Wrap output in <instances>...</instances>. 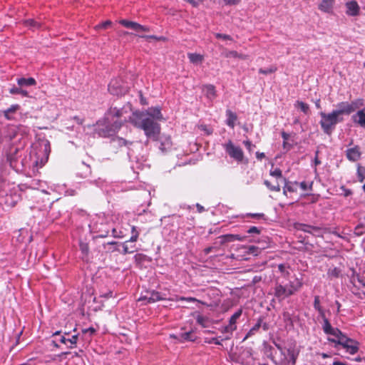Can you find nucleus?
Listing matches in <instances>:
<instances>
[{"mask_svg": "<svg viewBox=\"0 0 365 365\" xmlns=\"http://www.w3.org/2000/svg\"><path fill=\"white\" fill-rule=\"evenodd\" d=\"M158 107H151L145 111H137L130 117V123L138 128L142 129L148 138L156 140L160 133L158 120H163Z\"/></svg>", "mask_w": 365, "mask_h": 365, "instance_id": "1", "label": "nucleus"}, {"mask_svg": "<svg viewBox=\"0 0 365 365\" xmlns=\"http://www.w3.org/2000/svg\"><path fill=\"white\" fill-rule=\"evenodd\" d=\"M314 307L319 312V316L323 319V331L325 334L332 335L336 339L328 338V341L341 345L346 349V352L350 354H355L359 351V344L355 340L347 337L339 329L334 328L325 317L324 310L320 306L319 297L316 296L314 301Z\"/></svg>", "mask_w": 365, "mask_h": 365, "instance_id": "2", "label": "nucleus"}, {"mask_svg": "<svg viewBox=\"0 0 365 365\" xmlns=\"http://www.w3.org/2000/svg\"><path fill=\"white\" fill-rule=\"evenodd\" d=\"M356 108V103L341 102L336 105V109L329 113H320L321 120L319 122L323 131L330 135L338 123L344 121V115H349Z\"/></svg>", "mask_w": 365, "mask_h": 365, "instance_id": "3", "label": "nucleus"}, {"mask_svg": "<svg viewBox=\"0 0 365 365\" xmlns=\"http://www.w3.org/2000/svg\"><path fill=\"white\" fill-rule=\"evenodd\" d=\"M123 115L121 110L110 108L103 123H98L96 133L100 137L107 138L114 135L122 126L123 121L118 118Z\"/></svg>", "mask_w": 365, "mask_h": 365, "instance_id": "4", "label": "nucleus"}, {"mask_svg": "<svg viewBox=\"0 0 365 365\" xmlns=\"http://www.w3.org/2000/svg\"><path fill=\"white\" fill-rule=\"evenodd\" d=\"M302 284V279L297 277L293 281H290L287 285H282L277 282L274 287V296L282 301L299 290Z\"/></svg>", "mask_w": 365, "mask_h": 365, "instance_id": "5", "label": "nucleus"}, {"mask_svg": "<svg viewBox=\"0 0 365 365\" xmlns=\"http://www.w3.org/2000/svg\"><path fill=\"white\" fill-rule=\"evenodd\" d=\"M223 148L230 158L238 163L243 161L244 153L242 149L239 146L235 145L231 140H228L226 143L223 144Z\"/></svg>", "mask_w": 365, "mask_h": 365, "instance_id": "6", "label": "nucleus"}, {"mask_svg": "<svg viewBox=\"0 0 365 365\" xmlns=\"http://www.w3.org/2000/svg\"><path fill=\"white\" fill-rule=\"evenodd\" d=\"M42 153V156H36V160L35 161L36 165L41 168L43 167L47 162L49 153H50V145L48 142H46L40 145V150ZM36 155H38V153H36Z\"/></svg>", "mask_w": 365, "mask_h": 365, "instance_id": "7", "label": "nucleus"}, {"mask_svg": "<svg viewBox=\"0 0 365 365\" xmlns=\"http://www.w3.org/2000/svg\"><path fill=\"white\" fill-rule=\"evenodd\" d=\"M108 91L113 95H123L127 91L120 80L113 79L108 85Z\"/></svg>", "mask_w": 365, "mask_h": 365, "instance_id": "8", "label": "nucleus"}, {"mask_svg": "<svg viewBox=\"0 0 365 365\" xmlns=\"http://www.w3.org/2000/svg\"><path fill=\"white\" fill-rule=\"evenodd\" d=\"M283 358L281 359L279 365H295L297 358V354L293 349H288L287 354L282 353Z\"/></svg>", "mask_w": 365, "mask_h": 365, "instance_id": "9", "label": "nucleus"}, {"mask_svg": "<svg viewBox=\"0 0 365 365\" xmlns=\"http://www.w3.org/2000/svg\"><path fill=\"white\" fill-rule=\"evenodd\" d=\"M119 23L123 26L131 29L137 32H147L149 31V29L146 26L140 25L136 22L130 21L128 20L122 19Z\"/></svg>", "mask_w": 365, "mask_h": 365, "instance_id": "10", "label": "nucleus"}, {"mask_svg": "<svg viewBox=\"0 0 365 365\" xmlns=\"http://www.w3.org/2000/svg\"><path fill=\"white\" fill-rule=\"evenodd\" d=\"M162 299L163 298L158 292L152 291L148 292L145 296L140 297L138 300L145 301L146 303H154Z\"/></svg>", "mask_w": 365, "mask_h": 365, "instance_id": "11", "label": "nucleus"}, {"mask_svg": "<svg viewBox=\"0 0 365 365\" xmlns=\"http://www.w3.org/2000/svg\"><path fill=\"white\" fill-rule=\"evenodd\" d=\"M346 8V14L350 16H356L359 15L360 7L356 1H350L345 4Z\"/></svg>", "mask_w": 365, "mask_h": 365, "instance_id": "12", "label": "nucleus"}, {"mask_svg": "<svg viewBox=\"0 0 365 365\" xmlns=\"http://www.w3.org/2000/svg\"><path fill=\"white\" fill-rule=\"evenodd\" d=\"M335 4V0H322L318 5V9L324 13H331Z\"/></svg>", "mask_w": 365, "mask_h": 365, "instance_id": "13", "label": "nucleus"}, {"mask_svg": "<svg viewBox=\"0 0 365 365\" xmlns=\"http://www.w3.org/2000/svg\"><path fill=\"white\" fill-rule=\"evenodd\" d=\"M112 142L115 145H118L120 147L123 145L127 146V147H129L131 145L134 148L140 147V144L139 143L128 142L126 140H125L122 138H119V137L113 138ZM128 148L130 149V148Z\"/></svg>", "mask_w": 365, "mask_h": 365, "instance_id": "14", "label": "nucleus"}, {"mask_svg": "<svg viewBox=\"0 0 365 365\" xmlns=\"http://www.w3.org/2000/svg\"><path fill=\"white\" fill-rule=\"evenodd\" d=\"M361 156V152L358 146L349 148L346 150V157L351 161H356Z\"/></svg>", "mask_w": 365, "mask_h": 365, "instance_id": "15", "label": "nucleus"}, {"mask_svg": "<svg viewBox=\"0 0 365 365\" xmlns=\"http://www.w3.org/2000/svg\"><path fill=\"white\" fill-rule=\"evenodd\" d=\"M172 141L169 136H162L160 138V150L163 153H165L172 148Z\"/></svg>", "mask_w": 365, "mask_h": 365, "instance_id": "16", "label": "nucleus"}, {"mask_svg": "<svg viewBox=\"0 0 365 365\" xmlns=\"http://www.w3.org/2000/svg\"><path fill=\"white\" fill-rule=\"evenodd\" d=\"M222 56L225 58H236L242 60H246L248 58L247 55L239 53L235 51L225 50L222 52Z\"/></svg>", "mask_w": 365, "mask_h": 365, "instance_id": "17", "label": "nucleus"}, {"mask_svg": "<svg viewBox=\"0 0 365 365\" xmlns=\"http://www.w3.org/2000/svg\"><path fill=\"white\" fill-rule=\"evenodd\" d=\"M16 81H17L18 86L23 88L24 87L32 86H35L36 84V80L31 77L28 78H17Z\"/></svg>", "mask_w": 365, "mask_h": 365, "instance_id": "18", "label": "nucleus"}, {"mask_svg": "<svg viewBox=\"0 0 365 365\" xmlns=\"http://www.w3.org/2000/svg\"><path fill=\"white\" fill-rule=\"evenodd\" d=\"M285 185L283 187V193L284 195H287V192H294L297 190L298 183L297 182H288L284 178V179Z\"/></svg>", "mask_w": 365, "mask_h": 365, "instance_id": "19", "label": "nucleus"}, {"mask_svg": "<svg viewBox=\"0 0 365 365\" xmlns=\"http://www.w3.org/2000/svg\"><path fill=\"white\" fill-rule=\"evenodd\" d=\"M203 91L209 100L212 101L215 98L216 90L214 86L210 84L205 86L203 88Z\"/></svg>", "mask_w": 365, "mask_h": 365, "instance_id": "20", "label": "nucleus"}, {"mask_svg": "<svg viewBox=\"0 0 365 365\" xmlns=\"http://www.w3.org/2000/svg\"><path fill=\"white\" fill-rule=\"evenodd\" d=\"M226 124L231 128H234L237 119V115L230 110L226 111Z\"/></svg>", "mask_w": 365, "mask_h": 365, "instance_id": "21", "label": "nucleus"}, {"mask_svg": "<svg viewBox=\"0 0 365 365\" xmlns=\"http://www.w3.org/2000/svg\"><path fill=\"white\" fill-rule=\"evenodd\" d=\"M219 330L221 333L226 334L225 336L221 339L222 341L230 339L232 336L233 331H235V327H232L229 324L220 327Z\"/></svg>", "mask_w": 365, "mask_h": 365, "instance_id": "22", "label": "nucleus"}, {"mask_svg": "<svg viewBox=\"0 0 365 365\" xmlns=\"http://www.w3.org/2000/svg\"><path fill=\"white\" fill-rule=\"evenodd\" d=\"M299 229L305 232L311 233V234L316 235H319L320 233L319 227L311 226V225H305V224L300 225Z\"/></svg>", "mask_w": 365, "mask_h": 365, "instance_id": "23", "label": "nucleus"}, {"mask_svg": "<svg viewBox=\"0 0 365 365\" xmlns=\"http://www.w3.org/2000/svg\"><path fill=\"white\" fill-rule=\"evenodd\" d=\"M354 122L365 128V112L364 110H359L354 116Z\"/></svg>", "mask_w": 365, "mask_h": 365, "instance_id": "24", "label": "nucleus"}, {"mask_svg": "<svg viewBox=\"0 0 365 365\" xmlns=\"http://www.w3.org/2000/svg\"><path fill=\"white\" fill-rule=\"evenodd\" d=\"M133 242H130V240H129L123 243L122 253L123 255H126L128 253H133L136 250L135 245H129V243H133Z\"/></svg>", "mask_w": 365, "mask_h": 365, "instance_id": "25", "label": "nucleus"}, {"mask_svg": "<svg viewBox=\"0 0 365 365\" xmlns=\"http://www.w3.org/2000/svg\"><path fill=\"white\" fill-rule=\"evenodd\" d=\"M190 61L194 64H198L202 62L204 57L202 55L195 53H189L187 54Z\"/></svg>", "mask_w": 365, "mask_h": 365, "instance_id": "26", "label": "nucleus"}, {"mask_svg": "<svg viewBox=\"0 0 365 365\" xmlns=\"http://www.w3.org/2000/svg\"><path fill=\"white\" fill-rule=\"evenodd\" d=\"M278 269L281 274V276L284 278H287L290 274V267L286 264H279L278 265Z\"/></svg>", "mask_w": 365, "mask_h": 365, "instance_id": "27", "label": "nucleus"}, {"mask_svg": "<svg viewBox=\"0 0 365 365\" xmlns=\"http://www.w3.org/2000/svg\"><path fill=\"white\" fill-rule=\"evenodd\" d=\"M261 323H262V320L259 319L258 322H257V324L255 326H253L250 329V331L247 332V334H246V336L243 339V341H245L246 339H247L251 336L255 335L259 331V328L261 327Z\"/></svg>", "mask_w": 365, "mask_h": 365, "instance_id": "28", "label": "nucleus"}, {"mask_svg": "<svg viewBox=\"0 0 365 365\" xmlns=\"http://www.w3.org/2000/svg\"><path fill=\"white\" fill-rule=\"evenodd\" d=\"M9 93L13 95L20 94L25 97L29 96V92L20 86H19V87L14 86L13 88H11L9 90Z\"/></svg>", "mask_w": 365, "mask_h": 365, "instance_id": "29", "label": "nucleus"}, {"mask_svg": "<svg viewBox=\"0 0 365 365\" xmlns=\"http://www.w3.org/2000/svg\"><path fill=\"white\" fill-rule=\"evenodd\" d=\"M19 108V105H13L8 109L4 111V116L7 120L13 119V117L11 115V113H14Z\"/></svg>", "mask_w": 365, "mask_h": 365, "instance_id": "30", "label": "nucleus"}, {"mask_svg": "<svg viewBox=\"0 0 365 365\" xmlns=\"http://www.w3.org/2000/svg\"><path fill=\"white\" fill-rule=\"evenodd\" d=\"M180 339L182 341H194L195 340V337L193 336L192 331L183 332L180 334Z\"/></svg>", "mask_w": 365, "mask_h": 365, "instance_id": "31", "label": "nucleus"}, {"mask_svg": "<svg viewBox=\"0 0 365 365\" xmlns=\"http://www.w3.org/2000/svg\"><path fill=\"white\" fill-rule=\"evenodd\" d=\"M295 106H298L301 109V110L305 114H307L309 110V105L302 101H297Z\"/></svg>", "mask_w": 365, "mask_h": 365, "instance_id": "32", "label": "nucleus"}, {"mask_svg": "<svg viewBox=\"0 0 365 365\" xmlns=\"http://www.w3.org/2000/svg\"><path fill=\"white\" fill-rule=\"evenodd\" d=\"M139 236V231L136 227L132 226L131 227V237H130V242H136Z\"/></svg>", "mask_w": 365, "mask_h": 365, "instance_id": "33", "label": "nucleus"}, {"mask_svg": "<svg viewBox=\"0 0 365 365\" xmlns=\"http://www.w3.org/2000/svg\"><path fill=\"white\" fill-rule=\"evenodd\" d=\"M24 23L25 26H26L29 28H31V29L40 27V24L38 22L35 21L34 19H29L25 20Z\"/></svg>", "mask_w": 365, "mask_h": 365, "instance_id": "34", "label": "nucleus"}, {"mask_svg": "<svg viewBox=\"0 0 365 365\" xmlns=\"http://www.w3.org/2000/svg\"><path fill=\"white\" fill-rule=\"evenodd\" d=\"M277 71V68L275 66H271L270 68L264 69L260 68L259 70V73L264 75L270 74L274 73Z\"/></svg>", "mask_w": 365, "mask_h": 365, "instance_id": "35", "label": "nucleus"}, {"mask_svg": "<svg viewBox=\"0 0 365 365\" xmlns=\"http://www.w3.org/2000/svg\"><path fill=\"white\" fill-rule=\"evenodd\" d=\"M264 183L272 191H280V186L278 184L276 185H272L268 180H264Z\"/></svg>", "mask_w": 365, "mask_h": 365, "instance_id": "36", "label": "nucleus"}, {"mask_svg": "<svg viewBox=\"0 0 365 365\" xmlns=\"http://www.w3.org/2000/svg\"><path fill=\"white\" fill-rule=\"evenodd\" d=\"M80 250L83 255H87L89 252V247L88 243L81 242L80 243Z\"/></svg>", "mask_w": 365, "mask_h": 365, "instance_id": "37", "label": "nucleus"}, {"mask_svg": "<svg viewBox=\"0 0 365 365\" xmlns=\"http://www.w3.org/2000/svg\"><path fill=\"white\" fill-rule=\"evenodd\" d=\"M270 175L275 178H281L282 176V170L279 168H275L270 170Z\"/></svg>", "mask_w": 365, "mask_h": 365, "instance_id": "38", "label": "nucleus"}, {"mask_svg": "<svg viewBox=\"0 0 365 365\" xmlns=\"http://www.w3.org/2000/svg\"><path fill=\"white\" fill-rule=\"evenodd\" d=\"M78 341V335H73L71 336V338L68 339V342L71 344V345L68 346L69 348L72 349L75 346Z\"/></svg>", "mask_w": 365, "mask_h": 365, "instance_id": "39", "label": "nucleus"}, {"mask_svg": "<svg viewBox=\"0 0 365 365\" xmlns=\"http://www.w3.org/2000/svg\"><path fill=\"white\" fill-rule=\"evenodd\" d=\"M243 144L250 153L252 152L253 148L255 147V145L249 140H244Z\"/></svg>", "mask_w": 365, "mask_h": 365, "instance_id": "40", "label": "nucleus"}, {"mask_svg": "<svg viewBox=\"0 0 365 365\" xmlns=\"http://www.w3.org/2000/svg\"><path fill=\"white\" fill-rule=\"evenodd\" d=\"M112 22L109 20L108 21H106L97 26H96V29H106L108 26L111 25Z\"/></svg>", "mask_w": 365, "mask_h": 365, "instance_id": "41", "label": "nucleus"}, {"mask_svg": "<svg viewBox=\"0 0 365 365\" xmlns=\"http://www.w3.org/2000/svg\"><path fill=\"white\" fill-rule=\"evenodd\" d=\"M312 183L310 185H308L306 182L303 181L298 184L302 190H308L312 189Z\"/></svg>", "mask_w": 365, "mask_h": 365, "instance_id": "42", "label": "nucleus"}, {"mask_svg": "<svg viewBox=\"0 0 365 365\" xmlns=\"http://www.w3.org/2000/svg\"><path fill=\"white\" fill-rule=\"evenodd\" d=\"M95 331L96 330L93 327H90L83 331V334L86 337L87 336V335H88V336H91L95 333Z\"/></svg>", "mask_w": 365, "mask_h": 365, "instance_id": "43", "label": "nucleus"}, {"mask_svg": "<svg viewBox=\"0 0 365 365\" xmlns=\"http://www.w3.org/2000/svg\"><path fill=\"white\" fill-rule=\"evenodd\" d=\"M215 36L217 38H222L223 40H231L232 39L230 36L227 35V34H219V33L216 34Z\"/></svg>", "mask_w": 365, "mask_h": 365, "instance_id": "44", "label": "nucleus"}, {"mask_svg": "<svg viewBox=\"0 0 365 365\" xmlns=\"http://www.w3.org/2000/svg\"><path fill=\"white\" fill-rule=\"evenodd\" d=\"M241 0H224L225 5L232 6L240 4Z\"/></svg>", "mask_w": 365, "mask_h": 365, "instance_id": "45", "label": "nucleus"}, {"mask_svg": "<svg viewBox=\"0 0 365 365\" xmlns=\"http://www.w3.org/2000/svg\"><path fill=\"white\" fill-rule=\"evenodd\" d=\"M249 252L251 254H253L255 255H257L259 253V248L255 246H250L249 247Z\"/></svg>", "mask_w": 365, "mask_h": 365, "instance_id": "46", "label": "nucleus"}, {"mask_svg": "<svg viewBox=\"0 0 365 365\" xmlns=\"http://www.w3.org/2000/svg\"><path fill=\"white\" fill-rule=\"evenodd\" d=\"M237 320L235 318H234L233 317L231 316V317L230 318V320H229V325L231 326L232 327H235V329L236 330L237 329Z\"/></svg>", "mask_w": 365, "mask_h": 365, "instance_id": "47", "label": "nucleus"}, {"mask_svg": "<svg viewBox=\"0 0 365 365\" xmlns=\"http://www.w3.org/2000/svg\"><path fill=\"white\" fill-rule=\"evenodd\" d=\"M247 232L249 234H259L260 230L257 227H251L248 230Z\"/></svg>", "mask_w": 365, "mask_h": 365, "instance_id": "48", "label": "nucleus"}, {"mask_svg": "<svg viewBox=\"0 0 365 365\" xmlns=\"http://www.w3.org/2000/svg\"><path fill=\"white\" fill-rule=\"evenodd\" d=\"M221 341H222V340L221 339L220 340L219 338H217V337L212 338L209 341H207V342L209 344L214 343L215 344H217V345H221L222 344Z\"/></svg>", "mask_w": 365, "mask_h": 365, "instance_id": "49", "label": "nucleus"}, {"mask_svg": "<svg viewBox=\"0 0 365 365\" xmlns=\"http://www.w3.org/2000/svg\"><path fill=\"white\" fill-rule=\"evenodd\" d=\"M179 300H181V301H186V302H200L199 300L196 299L195 298H193V297H180Z\"/></svg>", "mask_w": 365, "mask_h": 365, "instance_id": "50", "label": "nucleus"}, {"mask_svg": "<svg viewBox=\"0 0 365 365\" xmlns=\"http://www.w3.org/2000/svg\"><path fill=\"white\" fill-rule=\"evenodd\" d=\"M242 310L240 309H238L237 312H235L232 315V317H233L234 318H235L236 319H238L241 315H242Z\"/></svg>", "mask_w": 365, "mask_h": 365, "instance_id": "51", "label": "nucleus"}, {"mask_svg": "<svg viewBox=\"0 0 365 365\" xmlns=\"http://www.w3.org/2000/svg\"><path fill=\"white\" fill-rule=\"evenodd\" d=\"M282 138H283V140H284L283 145H284V147L285 148V147H286V140H288V138H289V134H287V133H285V132H282Z\"/></svg>", "mask_w": 365, "mask_h": 365, "instance_id": "52", "label": "nucleus"}, {"mask_svg": "<svg viewBox=\"0 0 365 365\" xmlns=\"http://www.w3.org/2000/svg\"><path fill=\"white\" fill-rule=\"evenodd\" d=\"M234 237V235H226L222 236V237L225 239V241L233 242L234 239H232V237Z\"/></svg>", "mask_w": 365, "mask_h": 365, "instance_id": "53", "label": "nucleus"}, {"mask_svg": "<svg viewBox=\"0 0 365 365\" xmlns=\"http://www.w3.org/2000/svg\"><path fill=\"white\" fill-rule=\"evenodd\" d=\"M247 215L251 216L252 217H255V218H260L264 216L263 214H260V213H250Z\"/></svg>", "mask_w": 365, "mask_h": 365, "instance_id": "54", "label": "nucleus"}, {"mask_svg": "<svg viewBox=\"0 0 365 365\" xmlns=\"http://www.w3.org/2000/svg\"><path fill=\"white\" fill-rule=\"evenodd\" d=\"M361 226H357L356 228H355V234H356L357 235H361L362 233H363V231L361 230Z\"/></svg>", "mask_w": 365, "mask_h": 365, "instance_id": "55", "label": "nucleus"}, {"mask_svg": "<svg viewBox=\"0 0 365 365\" xmlns=\"http://www.w3.org/2000/svg\"><path fill=\"white\" fill-rule=\"evenodd\" d=\"M256 157L258 160H262V158H264L265 157V155L264 153L257 152Z\"/></svg>", "mask_w": 365, "mask_h": 365, "instance_id": "56", "label": "nucleus"}, {"mask_svg": "<svg viewBox=\"0 0 365 365\" xmlns=\"http://www.w3.org/2000/svg\"><path fill=\"white\" fill-rule=\"evenodd\" d=\"M196 207H197L198 212H200V213L202 212L205 210L204 207L202 206L201 205H200L199 203L196 204Z\"/></svg>", "mask_w": 365, "mask_h": 365, "instance_id": "57", "label": "nucleus"}, {"mask_svg": "<svg viewBox=\"0 0 365 365\" xmlns=\"http://www.w3.org/2000/svg\"><path fill=\"white\" fill-rule=\"evenodd\" d=\"M232 239H234V241L235 240H238V241H242V237H241L240 235H234V237H232Z\"/></svg>", "mask_w": 365, "mask_h": 365, "instance_id": "58", "label": "nucleus"}, {"mask_svg": "<svg viewBox=\"0 0 365 365\" xmlns=\"http://www.w3.org/2000/svg\"><path fill=\"white\" fill-rule=\"evenodd\" d=\"M332 365H348L346 363L341 362L340 361H334L332 364Z\"/></svg>", "mask_w": 365, "mask_h": 365, "instance_id": "59", "label": "nucleus"}, {"mask_svg": "<svg viewBox=\"0 0 365 365\" xmlns=\"http://www.w3.org/2000/svg\"><path fill=\"white\" fill-rule=\"evenodd\" d=\"M197 322L200 324H202V326H204V324H203V322H204V318L202 317H197Z\"/></svg>", "mask_w": 365, "mask_h": 365, "instance_id": "60", "label": "nucleus"}, {"mask_svg": "<svg viewBox=\"0 0 365 365\" xmlns=\"http://www.w3.org/2000/svg\"><path fill=\"white\" fill-rule=\"evenodd\" d=\"M317 154H318V152L316 153L317 156L314 159L315 165H319L321 163V162L319 161V160L317 158Z\"/></svg>", "mask_w": 365, "mask_h": 365, "instance_id": "61", "label": "nucleus"}, {"mask_svg": "<svg viewBox=\"0 0 365 365\" xmlns=\"http://www.w3.org/2000/svg\"><path fill=\"white\" fill-rule=\"evenodd\" d=\"M60 341L61 343L66 344V342L68 341V339H66L64 336H62L60 339Z\"/></svg>", "mask_w": 365, "mask_h": 365, "instance_id": "62", "label": "nucleus"}, {"mask_svg": "<svg viewBox=\"0 0 365 365\" xmlns=\"http://www.w3.org/2000/svg\"><path fill=\"white\" fill-rule=\"evenodd\" d=\"M202 129L204 130L205 131H206V133L209 135L212 132L209 130V129H207L206 128V126L205 125H202L201 126Z\"/></svg>", "mask_w": 365, "mask_h": 365, "instance_id": "63", "label": "nucleus"}, {"mask_svg": "<svg viewBox=\"0 0 365 365\" xmlns=\"http://www.w3.org/2000/svg\"><path fill=\"white\" fill-rule=\"evenodd\" d=\"M74 119L76 120V122L78 123V124H82L83 123V120L82 119H80L78 117H75Z\"/></svg>", "mask_w": 365, "mask_h": 365, "instance_id": "64", "label": "nucleus"}]
</instances>
